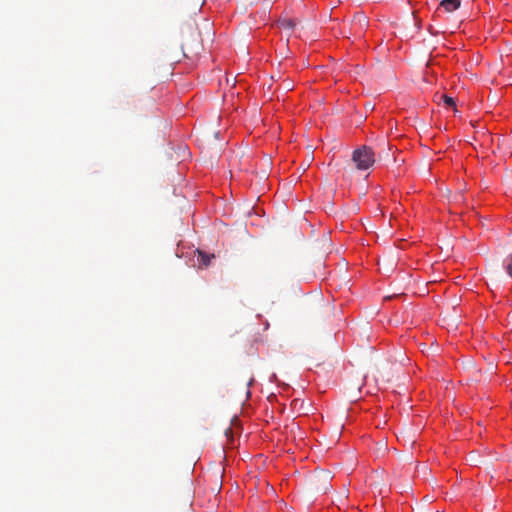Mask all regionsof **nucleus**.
Segmentation results:
<instances>
[{
    "label": "nucleus",
    "instance_id": "1",
    "mask_svg": "<svg viewBox=\"0 0 512 512\" xmlns=\"http://www.w3.org/2000/svg\"><path fill=\"white\" fill-rule=\"evenodd\" d=\"M351 160L358 170H367L375 162L374 152L366 145L361 146L353 151Z\"/></svg>",
    "mask_w": 512,
    "mask_h": 512
},
{
    "label": "nucleus",
    "instance_id": "2",
    "mask_svg": "<svg viewBox=\"0 0 512 512\" xmlns=\"http://www.w3.org/2000/svg\"><path fill=\"white\" fill-rule=\"evenodd\" d=\"M331 480L330 472L328 471H321L314 475L313 477V484L315 486V489L317 491L326 492L329 489Z\"/></svg>",
    "mask_w": 512,
    "mask_h": 512
},
{
    "label": "nucleus",
    "instance_id": "3",
    "mask_svg": "<svg viewBox=\"0 0 512 512\" xmlns=\"http://www.w3.org/2000/svg\"><path fill=\"white\" fill-rule=\"evenodd\" d=\"M461 5V0H442L440 3V7H442L446 12H453L458 9Z\"/></svg>",
    "mask_w": 512,
    "mask_h": 512
},
{
    "label": "nucleus",
    "instance_id": "4",
    "mask_svg": "<svg viewBox=\"0 0 512 512\" xmlns=\"http://www.w3.org/2000/svg\"><path fill=\"white\" fill-rule=\"evenodd\" d=\"M214 258V255H208L202 251H198V261L199 264L207 267L210 264L211 259Z\"/></svg>",
    "mask_w": 512,
    "mask_h": 512
},
{
    "label": "nucleus",
    "instance_id": "5",
    "mask_svg": "<svg viewBox=\"0 0 512 512\" xmlns=\"http://www.w3.org/2000/svg\"><path fill=\"white\" fill-rule=\"evenodd\" d=\"M353 21L355 24L357 23L360 27L366 26L368 23L366 16H364L363 14L356 15Z\"/></svg>",
    "mask_w": 512,
    "mask_h": 512
},
{
    "label": "nucleus",
    "instance_id": "6",
    "mask_svg": "<svg viewBox=\"0 0 512 512\" xmlns=\"http://www.w3.org/2000/svg\"><path fill=\"white\" fill-rule=\"evenodd\" d=\"M442 98H443L444 103L447 106H454L455 105V101H454V99L452 97L447 96V95H443Z\"/></svg>",
    "mask_w": 512,
    "mask_h": 512
},
{
    "label": "nucleus",
    "instance_id": "7",
    "mask_svg": "<svg viewBox=\"0 0 512 512\" xmlns=\"http://www.w3.org/2000/svg\"><path fill=\"white\" fill-rule=\"evenodd\" d=\"M507 273L512 277V263H509L506 267Z\"/></svg>",
    "mask_w": 512,
    "mask_h": 512
},
{
    "label": "nucleus",
    "instance_id": "8",
    "mask_svg": "<svg viewBox=\"0 0 512 512\" xmlns=\"http://www.w3.org/2000/svg\"><path fill=\"white\" fill-rule=\"evenodd\" d=\"M253 382H254V379H253V378H250V380L248 381V384H247V385H248V387H250V386L253 384Z\"/></svg>",
    "mask_w": 512,
    "mask_h": 512
},
{
    "label": "nucleus",
    "instance_id": "9",
    "mask_svg": "<svg viewBox=\"0 0 512 512\" xmlns=\"http://www.w3.org/2000/svg\"><path fill=\"white\" fill-rule=\"evenodd\" d=\"M287 26L288 27H293V24H292V22L290 20L287 22Z\"/></svg>",
    "mask_w": 512,
    "mask_h": 512
},
{
    "label": "nucleus",
    "instance_id": "10",
    "mask_svg": "<svg viewBox=\"0 0 512 512\" xmlns=\"http://www.w3.org/2000/svg\"><path fill=\"white\" fill-rule=\"evenodd\" d=\"M230 432H231V430H230V429H226V431H225L226 436H228V434H229Z\"/></svg>",
    "mask_w": 512,
    "mask_h": 512
}]
</instances>
